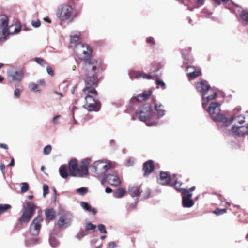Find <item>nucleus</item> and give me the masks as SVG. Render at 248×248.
I'll use <instances>...</instances> for the list:
<instances>
[{
	"label": "nucleus",
	"mask_w": 248,
	"mask_h": 248,
	"mask_svg": "<svg viewBox=\"0 0 248 248\" xmlns=\"http://www.w3.org/2000/svg\"><path fill=\"white\" fill-rule=\"evenodd\" d=\"M105 69L102 60H86L81 69L85 85L82 90L83 93H97L95 88L98 86L101 79L99 76Z\"/></svg>",
	"instance_id": "nucleus-1"
},
{
	"label": "nucleus",
	"mask_w": 248,
	"mask_h": 248,
	"mask_svg": "<svg viewBox=\"0 0 248 248\" xmlns=\"http://www.w3.org/2000/svg\"><path fill=\"white\" fill-rule=\"evenodd\" d=\"M196 88L201 93L202 99V107L205 108L210 102L215 99L217 95V90L212 88L205 80H202L196 83Z\"/></svg>",
	"instance_id": "nucleus-2"
},
{
	"label": "nucleus",
	"mask_w": 248,
	"mask_h": 248,
	"mask_svg": "<svg viewBox=\"0 0 248 248\" xmlns=\"http://www.w3.org/2000/svg\"><path fill=\"white\" fill-rule=\"evenodd\" d=\"M90 163L89 159H86L81 161L78 165V160L72 159L68 163V170L70 176L83 177L88 174V167Z\"/></svg>",
	"instance_id": "nucleus-3"
},
{
	"label": "nucleus",
	"mask_w": 248,
	"mask_h": 248,
	"mask_svg": "<svg viewBox=\"0 0 248 248\" xmlns=\"http://www.w3.org/2000/svg\"><path fill=\"white\" fill-rule=\"evenodd\" d=\"M57 16L62 21L72 22L78 16V13H73V8L68 4L60 5L57 9Z\"/></svg>",
	"instance_id": "nucleus-4"
},
{
	"label": "nucleus",
	"mask_w": 248,
	"mask_h": 248,
	"mask_svg": "<svg viewBox=\"0 0 248 248\" xmlns=\"http://www.w3.org/2000/svg\"><path fill=\"white\" fill-rule=\"evenodd\" d=\"M220 104L218 102H212L208 107V105L204 109H207L212 119L215 122L221 123V125L224 122H229L228 119L224 115L220 113Z\"/></svg>",
	"instance_id": "nucleus-5"
},
{
	"label": "nucleus",
	"mask_w": 248,
	"mask_h": 248,
	"mask_svg": "<svg viewBox=\"0 0 248 248\" xmlns=\"http://www.w3.org/2000/svg\"><path fill=\"white\" fill-rule=\"evenodd\" d=\"M222 130L228 135L233 136H242L244 134L248 135V125L247 126L232 125L231 126V121L224 122L221 125Z\"/></svg>",
	"instance_id": "nucleus-6"
},
{
	"label": "nucleus",
	"mask_w": 248,
	"mask_h": 248,
	"mask_svg": "<svg viewBox=\"0 0 248 248\" xmlns=\"http://www.w3.org/2000/svg\"><path fill=\"white\" fill-rule=\"evenodd\" d=\"M85 95V103L83 105L84 108L89 111H98L101 107V104L99 100L95 98L97 96L98 93H84Z\"/></svg>",
	"instance_id": "nucleus-7"
},
{
	"label": "nucleus",
	"mask_w": 248,
	"mask_h": 248,
	"mask_svg": "<svg viewBox=\"0 0 248 248\" xmlns=\"http://www.w3.org/2000/svg\"><path fill=\"white\" fill-rule=\"evenodd\" d=\"M37 206L32 202H28L23 205V211L18 221L21 225L29 223L34 215Z\"/></svg>",
	"instance_id": "nucleus-8"
},
{
	"label": "nucleus",
	"mask_w": 248,
	"mask_h": 248,
	"mask_svg": "<svg viewBox=\"0 0 248 248\" xmlns=\"http://www.w3.org/2000/svg\"><path fill=\"white\" fill-rule=\"evenodd\" d=\"M76 52L78 54H80L81 52L83 55V57L81 58L83 62L82 65H84L86 60H100L99 59H96L91 57L92 54V49L90 46L86 45L85 46L83 44H81L78 47H76Z\"/></svg>",
	"instance_id": "nucleus-9"
},
{
	"label": "nucleus",
	"mask_w": 248,
	"mask_h": 248,
	"mask_svg": "<svg viewBox=\"0 0 248 248\" xmlns=\"http://www.w3.org/2000/svg\"><path fill=\"white\" fill-rule=\"evenodd\" d=\"M152 115L151 105L146 104L136 112V116L142 121H146L149 120Z\"/></svg>",
	"instance_id": "nucleus-10"
},
{
	"label": "nucleus",
	"mask_w": 248,
	"mask_h": 248,
	"mask_svg": "<svg viewBox=\"0 0 248 248\" xmlns=\"http://www.w3.org/2000/svg\"><path fill=\"white\" fill-rule=\"evenodd\" d=\"M43 221V219L40 216L33 219L30 227V232L33 235L36 236L39 233Z\"/></svg>",
	"instance_id": "nucleus-11"
},
{
	"label": "nucleus",
	"mask_w": 248,
	"mask_h": 248,
	"mask_svg": "<svg viewBox=\"0 0 248 248\" xmlns=\"http://www.w3.org/2000/svg\"><path fill=\"white\" fill-rule=\"evenodd\" d=\"M240 110V107H237L234 109L231 118L230 119H228V120L231 121V124H233V125H237V124L241 125L245 123V118L244 116L243 115H238Z\"/></svg>",
	"instance_id": "nucleus-12"
},
{
	"label": "nucleus",
	"mask_w": 248,
	"mask_h": 248,
	"mask_svg": "<svg viewBox=\"0 0 248 248\" xmlns=\"http://www.w3.org/2000/svg\"><path fill=\"white\" fill-rule=\"evenodd\" d=\"M110 167L111 165L109 163L104 164L102 162L100 161H95L92 165V168L94 172L101 173H105V172L109 170Z\"/></svg>",
	"instance_id": "nucleus-13"
},
{
	"label": "nucleus",
	"mask_w": 248,
	"mask_h": 248,
	"mask_svg": "<svg viewBox=\"0 0 248 248\" xmlns=\"http://www.w3.org/2000/svg\"><path fill=\"white\" fill-rule=\"evenodd\" d=\"M129 75L131 78L132 79L143 78L144 79L149 80L154 78L153 76H151L149 74H147L146 73L140 71H131L129 73Z\"/></svg>",
	"instance_id": "nucleus-14"
},
{
	"label": "nucleus",
	"mask_w": 248,
	"mask_h": 248,
	"mask_svg": "<svg viewBox=\"0 0 248 248\" xmlns=\"http://www.w3.org/2000/svg\"><path fill=\"white\" fill-rule=\"evenodd\" d=\"M104 179L107 180L108 183L112 186H118L120 185L121 181L116 174H109L106 175Z\"/></svg>",
	"instance_id": "nucleus-15"
},
{
	"label": "nucleus",
	"mask_w": 248,
	"mask_h": 248,
	"mask_svg": "<svg viewBox=\"0 0 248 248\" xmlns=\"http://www.w3.org/2000/svg\"><path fill=\"white\" fill-rule=\"evenodd\" d=\"M186 71L187 77L192 79L198 77L201 74L200 69L193 66H187L186 68Z\"/></svg>",
	"instance_id": "nucleus-16"
},
{
	"label": "nucleus",
	"mask_w": 248,
	"mask_h": 248,
	"mask_svg": "<svg viewBox=\"0 0 248 248\" xmlns=\"http://www.w3.org/2000/svg\"><path fill=\"white\" fill-rule=\"evenodd\" d=\"M71 219L69 215L67 214H64L62 215L59 217L57 224L60 227H66L70 223Z\"/></svg>",
	"instance_id": "nucleus-17"
},
{
	"label": "nucleus",
	"mask_w": 248,
	"mask_h": 248,
	"mask_svg": "<svg viewBox=\"0 0 248 248\" xmlns=\"http://www.w3.org/2000/svg\"><path fill=\"white\" fill-rule=\"evenodd\" d=\"M23 77V73L21 71H16L8 75V80L10 82L14 81H20Z\"/></svg>",
	"instance_id": "nucleus-18"
},
{
	"label": "nucleus",
	"mask_w": 248,
	"mask_h": 248,
	"mask_svg": "<svg viewBox=\"0 0 248 248\" xmlns=\"http://www.w3.org/2000/svg\"><path fill=\"white\" fill-rule=\"evenodd\" d=\"M154 169V165L153 161L149 160L145 162L143 164V170L144 171V176L149 175Z\"/></svg>",
	"instance_id": "nucleus-19"
},
{
	"label": "nucleus",
	"mask_w": 248,
	"mask_h": 248,
	"mask_svg": "<svg viewBox=\"0 0 248 248\" xmlns=\"http://www.w3.org/2000/svg\"><path fill=\"white\" fill-rule=\"evenodd\" d=\"M152 94V92L151 91H145L141 94H140L137 96L133 97V99H135L138 102H141L149 98Z\"/></svg>",
	"instance_id": "nucleus-20"
},
{
	"label": "nucleus",
	"mask_w": 248,
	"mask_h": 248,
	"mask_svg": "<svg viewBox=\"0 0 248 248\" xmlns=\"http://www.w3.org/2000/svg\"><path fill=\"white\" fill-rule=\"evenodd\" d=\"M170 177L166 172H161L158 182L162 185H167L170 183Z\"/></svg>",
	"instance_id": "nucleus-21"
},
{
	"label": "nucleus",
	"mask_w": 248,
	"mask_h": 248,
	"mask_svg": "<svg viewBox=\"0 0 248 248\" xmlns=\"http://www.w3.org/2000/svg\"><path fill=\"white\" fill-rule=\"evenodd\" d=\"M128 190L129 194L132 197H139L141 193L140 188L137 186H129Z\"/></svg>",
	"instance_id": "nucleus-22"
},
{
	"label": "nucleus",
	"mask_w": 248,
	"mask_h": 248,
	"mask_svg": "<svg viewBox=\"0 0 248 248\" xmlns=\"http://www.w3.org/2000/svg\"><path fill=\"white\" fill-rule=\"evenodd\" d=\"M59 173L61 176L64 179L70 176L69 172H68V168L66 165H62L60 167Z\"/></svg>",
	"instance_id": "nucleus-23"
},
{
	"label": "nucleus",
	"mask_w": 248,
	"mask_h": 248,
	"mask_svg": "<svg viewBox=\"0 0 248 248\" xmlns=\"http://www.w3.org/2000/svg\"><path fill=\"white\" fill-rule=\"evenodd\" d=\"M182 204L184 207L189 208L194 205V202L190 198L182 197Z\"/></svg>",
	"instance_id": "nucleus-24"
},
{
	"label": "nucleus",
	"mask_w": 248,
	"mask_h": 248,
	"mask_svg": "<svg viewBox=\"0 0 248 248\" xmlns=\"http://www.w3.org/2000/svg\"><path fill=\"white\" fill-rule=\"evenodd\" d=\"M45 214L47 220H52L55 218V212L52 208L46 209Z\"/></svg>",
	"instance_id": "nucleus-25"
},
{
	"label": "nucleus",
	"mask_w": 248,
	"mask_h": 248,
	"mask_svg": "<svg viewBox=\"0 0 248 248\" xmlns=\"http://www.w3.org/2000/svg\"><path fill=\"white\" fill-rule=\"evenodd\" d=\"M80 37L77 35H75L71 37L70 40V44L72 46L74 47H78L80 44Z\"/></svg>",
	"instance_id": "nucleus-26"
},
{
	"label": "nucleus",
	"mask_w": 248,
	"mask_h": 248,
	"mask_svg": "<svg viewBox=\"0 0 248 248\" xmlns=\"http://www.w3.org/2000/svg\"><path fill=\"white\" fill-rule=\"evenodd\" d=\"M0 25L4 31H6L8 26V18L5 16H0Z\"/></svg>",
	"instance_id": "nucleus-27"
},
{
	"label": "nucleus",
	"mask_w": 248,
	"mask_h": 248,
	"mask_svg": "<svg viewBox=\"0 0 248 248\" xmlns=\"http://www.w3.org/2000/svg\"><path fill=\"white\" fill-rule=\"evenodd\" d=\"M126 191L124 188H118L113 191V195L115 198H120L125 195Z\"/></svg>",
	"instance_id": "nucleus-28"
},
{
	"label": "nucleus",
	"mask_w": 248,
	"mask_h": 248,
	"mask_svg": "<svg viewBox=\"0 0 248 248\" xmlns=\"http://www.w3.org/2000/svg\"><path fill=\"white\" fill-rule=\"evenodd\" d=\"M165 114V110L163 109L161 105H159L158 107L156 104V116H157L158 117L163 116Z\"/></svg>",
	"instance_id": "nucleus-29"
},
{
	"label": "nucleus",
	"mask_w": 248,
	"mask_h": 248,
	"mask_svg": "<svg viewBox=\"0 0 248 248\" xmlns=\"http://www.w3.org/2000/svg\"><path fill=\"white\" fill-rule=\"evenodd\" d=\"M241 21L248 23V12L246 10H243L240 15Z\"/></svg>",
	"instance_id": "nucleus-30"
},
{
	"label": "nucleus",
	"mask_w": 248,
	"mask_h": 248,
	"mask_svg": "<svg viewBox=\"0 0 248 248\" xmlns=\"http://www.w3.org/2000/svg\"><path fill=\"white\" fill-rule=\"evenodd\" d=\"M11 208V206L10 204H0V214L6 212L7 210Z\"/></svg>",
	"instance_id": "nucleus-31"
},
{
	"label": "nucleus",
	"mask_w": 248,
	"mask_h": 248,
	"mask_svg": "<svg viewBox=\"0 0 248 248\" xmlns=\"http://www.w3.org/2000/svg\"><path fill=\"white\" fill-rule=\"evenodd\" d=\"M214 0L217 4H225L229 0ZM196 1L197 3L202 5V4H203L205 0H196Z\"/></svg>",
	"instance_id": "nucleus-32"
},
{
	"label": "nucleus",
	"mask_w": 248,
	"mask_h": 248,
	"mask_svg": "<svg viewBox=\"0 0 248 248\" xmlns=\"http://www.w3.org/2000/svg\"><path fill=\"white\" fill-rule=\"evenodd\" d=\"M182 191V194L183 195V197H187L188 198H190L192 196V193L190 192V191L187 189H183L181 190Z\"/></svg>",
	"instance_id": "nucleus-33"
},
{
	"label": "nucleus",
	"mask_w": 248,
	"mask_h": 248,
	"mask_svg": "<svg viewBox=\"0 0 248 248\" xmlns=\"http://www.w3.org/2000/svg\"><path fill=\"white\" fill-rule=\"evenodd\" d=\"M52 150V147L50 145L45 146L43 149V153L46 155H49Z\"/></svg>",
	"instance_id": "nucleus-34"
},
{
	"label": "nucleus",
	"mask_w": 248,
	"mask_h": 248,
	"mask_svg": "<svg viewBox=\"0 0 248 248\" xmlns=\"http://www.w3.org/2000/svg\"><path fill=\"white\" fill-rule=\"evenodd\" d=\"M156 85L157 88H161L162 89H164L166 88L165 83L160 80L156 79Z\"/></svg>",
	"instance_id": "nucleus-35"
},
{
	"label": "nucleus",
	"mask_w": 248,
	"mask_h": 248,
	"mask_svg": "<svg viewBox=\"0 0 248 248\" xmlns=\"http://www.w3.org/2000/svg\"><path fill=\"white\" fill-rule=\"evenodd\" d=\"M81 206L84 208L85 210L89 211L90 210H91V205L88 204L87 202H80Z\"/></svg>",
	"instance_id": "nucleus-36"
},
{
	"label": "nucleus",
	"mask_w": 248,
	"mask_h": 248,
	"mask_svg": "<svg viewBox=\"0 0 248 248\" xmlns=\"http://www.w3.org/2000/svg\"><path fill=\"white\" fill-rule=\"evenodd\" d=\"M21 192L25 193L29 190V185L27 183H23L21 184Z\"/></svg>",
	"instance_id": "nucleus-37"
},
{
	"label": "nucleus",
	"mask_w": 248,
	"mask_h": 248,
	"mask_svg": "<svg viewBox=\"0 0 248 248\" xmlns=\"http://www.w3.org/2000/svg\"><path fill=\"white\" fill-rule=\"evenodd\" d=\"M226 212V210L225 209H217L214 211L213 213L217 215H220Z\"/></svg>",
	"instance_id": "nucleus-38"
},
{
	"label": "nucleus",
	"mask_w": 248,
	"mask_h": 248,
	"mask_svg": "<svg viewBox=\"0 0 248 248\" xmlns=\"http://www.w3.org/2000/svg\"><path fill=\"white\" fill-rule=\"evenodd\" d=\"M85 228L87 231L93 230L96 228V226L91 223H87Z\"/></svg>",
	"instance_id": "nucleus-39"
},
{
	"label": "nucleus",
	"mask_w": 248,
	"mask_h": 248,
	"mask_svg": "<svg viewBox=\"0 0 248 248\" xmlns=\"http://www.w3.org/2000/svg\"><path fill=\"white\" fill-rule=\"evenodd\" d=\"M181 185H182V183L181 182L177 181V180H176L173 185V186L176 190H177L178 191H180L182 189V188H180V186H181Z\"/></svg>",
	"instance_id": "nucleus-40"
},
{
	"label": "nucleus",
	"mask_w": 248,
	"mask_h": 248,
	"mask_svg": "<svg viewBox=\"0 0 248 248\" xmlns=\"http://www.w3.org/2000/svg\"><path fill=\"white\" fill-rule=\"evenodd\" d=\"M77 192L80 195H84L88 192V189L86 187H81L78 188Z\"/></svg>",
	"instance_id": "nucleus-41"
},
{
	"label": "nucleus",
	"mask_w": 248,
	"mask_h": 248,
	"mask_svg": "<svg viewBox=\"0 0 248 248\" xmlns=\"http://www.w3.org/2000/svg\"><path fill=\"white\" fill-rule=\"evenodd\" d=\"M30 89L32 91H38V85L34 83H31L29 85Z\"/></svg>",
	"instance_id": "nucleus-42"
},
{
	"label": "nucleus",
	"mask_w": 248,
	"mask_h": 248,
	"mask_svg": "<svg viewBox=\"0 0 248 248\" xmlns=\"http://www.w3.org/2000/svg\"><path fill=\"white\" fill-rule=\"evenodd\" d=\"M98 228L101 233H107V231L106 230L105 226L103 224L98 225Z\"/></svg>",
	"instance_id": "nucleus-43"
},
{
	"label": "nucleus",
	"mask_w": 248,
	"mask_h": 248,
	"mask_svg": "<svg viewBox=\"0 0 248 248\" xmlns=\"http://www.w3.org/2000/svg\"><path fill=\"white\" fill-rule=\"evenodd\" d=\"M34 61L38 64H39L40 65H44V64H45V61L44 60L41 58H39V57H36L35 58V59H34Z\"/></svg>",
	"instance_id": "nucleus-44"
},
{
	"label": "nucleus",
	"mask_w": 248,
	"mask_h": 248,
	"mask_svg": "<svg viewBox=\"0 0 248 248\" xmlns=\"http://www.w3.org/2000/svg\"><path fill=\"white\" fill-rule=\"evenodd\" d=\"M46 71L47 73L51 76H53L55 74L54 70L50 66H47L46 67Z\"/></svg>",
	"instance_id": "nucleus-45"
},
{
	"label": "nucleus",
	"mask_w": 248,
	"mask_h": 248,
	"mask_svg": "<svg viewBox=\"0 0 248 248\" xmlns=\"http://www.w3.org/2000/svg\"><path fill=\"white\" fill-rule=\"evenodd\" d=\"M49 192V187L47 185L43 186V196L45 197Z\"/></svg>",
	"instance_id": "nucleus-46"
},
{
	"label": "nucleus",
	"mask_w": 248,
	"mask_h": 248,
	"mask_svg": "<svg viewBox=\"0 0 248 248\" xmlns=\"http://www.w3.org/2000/svg\"><path fill=\"white\" fill-rule=\"evenodd\" d=\"M31 25L33 27H34L35 28H37V27H39L41 25V22L39 20H37L36 21H32Z\"/></svg>",
	"instance_id": "nucleus-47"
},
{
	"label": "nucleus",
	"mask_w": 248,
	"mask_h": 248,
	"mask_svg": "<svg viewBox=\"0 0 248 248\" xmlns=\"http://www.w3.org/2000/svg\"><path fill=\"white\" fill-rule=\"evenodd\" d=\"M146 42L149 44L153 45L154 44V39L153 37H149L146 39Z\"/></svg>",
	"instance_id": "nucleus-48"
},
{
	"label": "nucleus",
	"mask_w": 248,
	"mask_h": 248,
	"mask_svg": "<svg viewBox=\"0 0 248 248\" xmlns=\"http://www.w3.org/2000/svg\"><path fill=\"white\" fill-rule=\"evenodd\" d=\"M14 96L16 98H18L20 96V90L19 89H16L14 91Z\"/></svg>",
	"instance_id": "nucleus-49"
},
{
	"label": "nucleus",
	"mask_w": 248,
	"mask_h": 248,
	"mask_svg": "<svg viewBox=\"0 0 248 248\" xmlns=\"http://www.w3.org/2000/svg\"><path fill=\"white\" fill-rule=\"evenodd\" d=\"M0 168L2 172V174L3 175H4V174H5V165L1 163L0 165Z\"/></svg>",
	"instance_id": "nucleus-50"
},
{
	"label": "nucleus",
	"mask_w": 248,
	"mask_h": 248,
	"mask_svg": "<svg viewBox=\"0 0 248 248\" xmlns=\"http://www.w3.org/2000/svg\"><path fill=\"white\" fill-rule=\"evenodd\" d=\"M50 244L53 246V247H55L56 246V241L54 239H51L50 240Z\"/></svg>",
	"instance_id": "nucleus-51"
},
{
	"label": "nucleus",
	"mask_w": 248,
	"mask_h": 248,
	"mask_svg": "<svg viewBox=\"0 0 248 248\" xmlns=\"http://www.w3.org/2000/svg\"><path fill=\"white\" fill-rule=\"evenodd\" d=\"M85 235V233L84 232H80L78 234V237L79 238H81L83 237H84V236Z\"/></svg>",
	"instance_id": "nucleus-52"
},
{
	"label": "nucleus",
	"mask_w": 248,
	"mask_h": 248,
	"mask_svg": "<svg viewBox=\"0 0 248 248\" xmlns=\"http://www.w3.org/2000/svg\"><path fill=\"white\" fill-rule=\"evenodd\" d=\"M108 246L110 247L114 248L116 247V244L114 242H110L108 243Z\"/></svg>",
	"instance_id": "nucleus-53"
},
{
	"label": "nucleus",
	"mask_w": 248,
	"mask_h": 248,
	"mask_svg": "<svg viewBox=\"0 0 248 248\" xmlns=\"http://www.w3.org/2000/svg\"><path fill=\"white\" fill-rule=\"evenodd\" d=\"M60 117V116L59 115H57V116H55L54 118H53V122L55 124H58V122H57V120Z\"/></svg>",
	"instance_id": "nucleus-54"
},
{
	"label": "nucleus",
	"mask_w": 248,
	"mask_h": 248,
	"mask_svg": "<svg viewBox=\"0 0 248 248\" xmlns=\"http://www.w3.org/2000/svg\"><path fill=\"white\" fill-rule=\"evenodd\" d=\"M0 148H3L4 149H7L8 148V147L5 144L0 143Z\"/></svg>",
	"instance_id": "nucleus-55"
},
{
	"label": "nucleus",
	"mask_w": 248,
	"mask_h": 248,
	"mask_svg": "<svg viewBox=\"0 0 248 248\" xmlns=\"http://www.w3.org/2000/svg\"><path fill=\"white\" fill-rule=\"evenodd\" d=\"M105 191L107 193H111L112 191V190L110 187H107L106 188Z\"/></svg>",
	"instance_id": "nucleus-56"
},
{
	"label": "nucleus",
	"mask_w": 248,
	"mask_h": 248,
	"mask_svg": "<svg viewBox=\"0 0 248 248\" xmlns=\"http://www.w3.org/2000/svg\"><path fill=\"white\" fill-rule=\"evenodd\" d=\"M38 83H39V84L41 85L42 86H45L46 84L44 80H40L38 81Z\"/></svg>",
	"instance_id": "nucleus-57"
},
{
	"label": "nucleus",
	"mask_w": 248,
	"mask_h": 248,
	"mask_svg": "<svg viewBox=\"0 0 248 248\" xmlns=\"http://www.w3.org/2000/svg\"><path fill=\"white\" fill-rule=\"evenodd\" d=\"M14 165H15V161H14V159L13 158L11 159V162L9 163L8 166H14Z\"/></svg>",
	"instance_id": "nucleus-58"
},
{
	"label": "nucleus",
	"mask_w": 248,
	"mask_h": 248,
	"mask_svg": "<svg viewBox=\"0 0 248 248\" xmlns=\"http://www.w3.org/2000/svg\"><path fill=\"white\" fill-rule=\"evenodd\" d=\"M89 212H92L93 215H95L96 214V210H95V209L94 208H91V210H90V211H89Z\"/></svg>",
	"instance_id": "nucleus-59"
},
{
	"label": "nucleus",
	"mask_w": 248,
	"mask_h": 248,
	"mask_svg": "<svg viewBox=\"0 0 248 248\" xmlns=\"http://www.w3.org/2000/svg\"><path fill=\"white\" fill-rule=\"evenodd\" d=\"M44 20H45V21H46V22H48V23H51V19H50L49 17H46L44 18Z\"/></svg>",
	"instance_id": "nucleus-60"
},
{
	"label": "nucleus",
	"mask_w": 248,
	"mask_h": 248,
	"mask_svg": "<svg viewBox=\"0 0 248 248\" xmlns=\"http://www.w3.org/2000/svg\"><path fill=\"white\" fill-rule=\"evenodd\" d=\"M146 124L148 126H152L154 125V122L150 123V122H146Z\"/></svg>",
	"instance_id": "nucleus-61"
},
{
	"label": "nucleus",
	"mask_w": 248,
	"mask_h": 248,
	"mask_svg": "<svg viewBox=\"0 0 248 248\" xmlns=\"http://www.w3.org/2000/svg\"><path fill=\"white\" fill-rule=\"evenodd\" d=\"M54 93H56V94H58L59 95H60V99H61L62 97V95L61 93H59L58 92H57V91H55L54 92Z\"/></svg>",
	"instance_id": "nucleus-62"
},
{
	"label": "nucleus",
	"mask_w": 248,
	"mask_h": 248,
	"mask_svg": "<svg viewBox=\"0 0 248 248\" xmlns=\"http://www.w3.org/2000/svg\"><path fill=\"white\" fill-rule=\"evenodd\" d=\"M164 62L159 63V65H160V67L158 69L156 68V71L158 70L159 68H161L164 65Z\"/></svg>",
	"instance_id": "nucleus-63"
},
{
	"label": "nucleus",
	"mask_w": 248,
	"mask_h": 248,
	"mask_svg": "<svg viewBox=\"0 0 248 248\" xmlns=\"http://www.w3.org/2000/svg\"><path fill=\"white\" fill-rule=\"evenodd\" d=\"M195 189V186H192V187H191L190 188H189L188 190H189L190 191H194Z\"/></svg>",
	"instance_id": "nucleus-64"
}]
</instances>
